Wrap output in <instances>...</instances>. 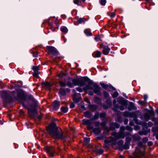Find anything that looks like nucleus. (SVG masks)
I'll use <instances>...</instances> for the list:
<instances>
[{"instance_id": "1", "label": "nucleus", "mask_w": 158, "mask_h": 158, "mask_svg": "<svg viewBox=\"0 0 158 158\" xmlns=\"http://www.w3.org/2000/svg\"><path fill=\"white\" fill-rule=\"evenodd\" d=\"M47 131L50 135L54 139H58L63 140H65L69 136L65 133L58 130L56 124L52 122L46 128Z\"/></svg>"}, {"instance_id": "2", "label": "nucleus", "mask_w": 158, "mask_h": 158, "mask_svg": "<svg viewBox=\"0 0 158 158\" xmlns=\"http://www.w3.org/2000/svg\"><path fill=\"white\" fill-rule=\"evenodd\" d=\"M125 135L123 131L119 133L113 132L112 136L110 137L109 139H106L104 140V144L103 145L104 148H108L110 146L114 145L116 144V140L119 138H123Z\"/></svg>"}, {"instance_id": "3", "label": "nucleus", "mask_w": 158, "mask_h": 158, "mask_svg": "<svg viewBox=\"0 0 158 158\" xmlns=\"http://www.w3.org/2000/svg\"><path fill=\"white\" fill-rule=\"evenodd\" d=\"M93 87L94 88L93 91L94 93L99 95H101V93L100 87L91 81H88V85L84 88V90L85 92H86L89 90H92Z\"/></svg>"}, {"instance_id": "4", "label": "nucleus", "mask_w": 158, "mask_h": 158, "mask_svg": "<svg viewBox=\"0 0 158 158\" xmlns=\"http://www.w3.org/2000/svg\"><path fill=\"white\" fill-rule=\"evenodd\" d=\"M73 83L68 82V85L70 87H72L75 85H79L80 86H83L85 85V81L83 80H79L77 79H73Z\"/></svg>"}, {"instance_id": "5", "label": "nucleus", "mask_w": 158, "mask_h": 158, "mask_svg": "<svg viewBox=\"0 0 158 158\" xmlns=\"http://www.w3.org/2000/svg\"><path fill=\"white\" fill-rule=\"evenodd\" d=\"M143 148H137L134 153L132 158H141L143 155Z\"/></svg>"}, {"instance_id": "6", "label": "nucleus", "mask_w": 158, "mask_h": 158, "mask_svg": "<svg viewBox=\"0 0 158 158\" xmlns=\"http://www.w3.org/2000/svg\"><path fill=\"white\" fill-rule=\"evenodd\" d=\"M28 112L29 116L32 118H38L40 119L41 117L39 116V113L36 109H28Z\"/></svg>"}, {"instance_id": "7", "label": "nucleus", "mask_w": 158, "mask_h": 158, "mask_svg": "<svg viewBox=\"0 0 158 158\" xmlns=\"http://www.w3.org/2000/svg\"><path fill=\"white\" fill-rule=\"evenodd\" d=\"M100 48H102V52L104 55H107L109 53L110 49L108 47L105 45L102 44L100 46Z\"/></svg>"}, {"instance_id": "8", "label": "nucleus", "mask_w": 158, "mask_h": 158, "mask_svg": "<svg viewBox=\"0 0 158 158\" xmlns=\"http://www.w3.org/2000/svg\"><path fill=\"white\" fill-rule=\"evenodd\" d=\"M47 48L48 50V53L49 54L53 55H54L56 54L57 52L55 48L52 46H47Z\"/></svg>"}, {"instance_id": "9", "label": "nucleus", "mask_w": 158, "mask_h": 158, "mask_svg": "<svg viewBox=\"0 0 158 158\" xmlns=\"http://www.w3.org/2000/svg\"><path fill=\"white\" fill-rule=\"evenodd\" d=\"M45 149L47 152L48 153L50 156L53 157V156L54 149L53 147H47Z\"/></svg>"}, {"instance_id": "10", "label": "nucleus", "mask_w": 158, "mask_h": 158, "mask_svg": "<svg viewBox=\"0 0 158 158\" xmlns=\"http://www.w3.org/2000/svg\"><path fill=\"white\" fill-rule=\"evenodd\" d=\"M82 123L84 125H88L87 128L88 129H92L93 128L92 127L90 126L92 123L91 120L83 119L82 120Z\"/></svg>"}, {"instance_id": "11", "label": "nucleus", "mask_w": 158, "mask_h": 158, "mask_svg": "<svg viewBox=\"0 0 158 158\" xmlns=\"http://www.w3.org/2000/svg\"><path fill=\"white\" fill-rule=\"evenodd\" d=\"M154 113L152 110H151L150 113V114H144V119L145 120L147 121L150 119V117L151 116L153 115Z\"/></svg>"}, {"instance_id": "12", "label": "nucleus", "mask_w": 158, "mask_h": 158, "mask_svg": "<svg viewBox=\"0 0 158 158\" xmlns=\"http://www.w3.org/2000/svg\"><path fill=\"white\" fill-rule=\"evenodd\" d=\"M60 105V102L57 101L55 100L52 103V105L53 108H58Z\"/></svg>"}, {"instance_id": "13", "label": "nucleus", "mask_w": 158, "mask_h": 158, "mask_svg": "<svg viewBox=\"0 0 158 158\" xmlns=\"http://www.w3.org/2000/svg\"><path fill=\"white\" fill-rule=\"evenodd\" d=\"M101 54V52L100 51H97L93 53V55L94 57H98L100 56Z\"/></svg>"}, {"instance_id": "14", "label": "nucleus", "mask_w": 158, "mask_h": 158, "mask_svg": "<svg viewBox=\"0 0 158 158\" xmlns=\"http://www.w3.org/2000/svg\"><path fill=\"white\" fill-rule=\"evenodd\" d=\"M118 102L120 103L125 105L126 104V102L122 98H118Z\"/></svg>"}, {"instance_id": "15", "label": "nucleus", "mask_w": 158, "mask_h": 158, "mask_svg": "<svg viewBox=\"0 0 158 158\" xmlns=\"http://www.w3.org/2000/svg\"><path fill=\"white\" fill-rule=\"evenodd\" d=\"M85 0H73V2L78 5H80L82 2H84Z\"/></svg>"}, {"instance_id": "16", "label": "nucleus", "mask_w": 158, "mask_h": 158, "mask_svg": "<svg viewBox=\"0 0 158 158\" xmlns=\"http://www.w3.org/2000/svg\"><path fill=\"white\" fill-rule=\"evenodd\" d=\"M134 114L132 113H130L128 112H126L124 113V117H132L133 116Z\"/></svg>"}, {"instance_id": "17", "label": "nucleus", "mask_w": 158, "mask_h": 158, "mask_svg": "<svg viewBox=\"0 0 158 158\" xmlns=\"http://www.w3.org/2000/svg\"><path fill=\"white\" fill-rule=\"evenodd\" d=\"M84 32L86 35L89 36L92 35V33L90 29H86L84 31Z\"/></svg>"}, {"instance_id": "18", "label": "nucleus", "mask_w": 158, "mask_h": 158, "mask_svg": "<svg viewBox=\"0 0 158 158\" xmlns=\"http://www.w3.org/2000/svg\"><path fill=\"white\" fill-rule=\"evenodd\" d=\"M60 30L61 31L64 33H66L68 32V29L65 27H62L60 28Z\"/></svg>"}, {"instance_id": "19", "label": "nucleus", "mask_w": 158, "mask_h": 158, "mask_svg": "<svg viewBox=\"0 0 158 158\" xmlns=\"http://www.w3.org/2000/svg\"><path fill=\"white\" fill-rule=\"evenodd\" d=\"M24 97L23 96L20 94L18 95V97H17L18 100L21 102H22V100L24 99Z\"/></svg>"}, {"instance_id": "20", "label": "nucleus", "mask_w": 158, "mask_h": 158, "mask_svg": "<svg viewBox=\"0 0 158 158\" xmlns=\"http://www.w3.org/2000/svg\"><path fill=\"white\" fill-rule=\"evenodd\" d=\"M86 21V20L84 18H80L77 20V22L80 24L82 23H84Z\"/></svg>"}, {"instance_id": "21", "label": "nucleus", "mask_w": 158, "mask_h": 158, "mask_svg": "<svg viewBox=\"0 0 158 158\" xmlns=\"http://www.w3.org/2000/svg\"><path fill=\"white\" fill-rule=\"evenodd\" d=\"M94 132L97 134H99L100 132V130L98 128H95L93 130Z\"/></svg>"}, {"instance_id": "22", "label": "nucleus", "mask_w": 158, "mask_h": 158, "mask_svg": "<svg viewBox=\"0 0 158 158\" xmlns=\"http://www.w3.org/2000/svg\"><path fill=\"white\" fill-rule=\"evenodd\" d=\"M90 141V139L89 138H85L84 140V143L85 145H87Z\"/></svg>"}, {"instance_id": "23", "label": "nucleus", "mask_w": 158, "mask_h": 158, "mask_svg": "<svg viewBox=\"0 0 158 158\" xmlns=\"http://www.w3.org/2000/svg\"><path fill=\"white\" fill-rule=\"evenodd\" d=\"M85 116L88 118H89L91 116V114L90 112L87 111L84 113Z\"/></svg>"}, {"instance_id": "24", "label": "nucleus", "mask_w": 158, "mask_h": 158, "mask_svg": "<svg viewBox=\"0 0 158 158\" xmlns=\"http://www.w3.org/2000/svg\"><path fill=\"white\" fill-rule=\"evenodd\" d=\"M99 116V114L98 112H96L93 118H92V120H94L97 119Z\"/></svg>"}, {"instance_id": "25", "label": "nucleus", "mask_w": 158, "mask_h": 158, "mask_svg": "<svg viewBox=\"0 0 158 158\" xmlns=\"http://www.w3.org/2000/svg\"><path fill=\"white\" fill-rule=\"evenodd\" d=\"M96 151L100 155L102 154L103 152V150L101 148H97Z\"/></svg>"}, {"instance_id": "26", "label": "nucleus", "mask_w": 158, "mask_h": 158, "mask_svg": "<svg viewBox=\"0 0 158 158\" xmlns=\"http://www.w3.org/2000/svg\"><path fill=\"white\" fill-rule=\"evenodd\" d=\"M101 85L102 87L105 89H107L109 87V85L107 84H105L104 83H101Z\"/></svg>"}, {"instance_id": "27", "label": "nucleus", "mask_w": 158, "mask_h": 158, "mask_svg": "<svg viewBox=\"0 0 158 158\" xmlns=\"http://www.w3.org/2000/svg\"><path fill=\"white\" fill-rule=\"evenodd\" d=\"M133 139L135 140H139L140 139L139 137L137 134H135L134 135L133 137Z\"/></svg>"}, {"instance_id": "28", "label": "nucleus", "mask_w": 158, "mask_h": 158, "mask_svg": "<svg viewBox=\"0 0 158 158\" xmlns=\"http://www.w3.org/2000/svg\"><path fill=\"white\" fill-rule=\"evenodd\" d=\"M60 94L62 95H64L65 94V91L64 89H61L59 91Z\"/></svg>"}, {"instance_id": "29", "label": "nucleus", "mask_w": 158, "mask_h": 158, "mask_svg": "<svg viewBox=\"0 0 158 158\" xmlns=\"http://www.w3.org/2000/svg\"><path fill=\"white\" fill-rule=\"evenodd\" d=\"M100 99L98 98V97H95L94 99V101L97 103H99L100 102Z\"/></svg>"}, {"instance_id": "30", "label": "nucleus", "mask_w": 158, "mask_h": 158, "mask_svg": "<svg viewBox=\"0 0 158 158\" xmlns=\"http://www.w3.org/2000/svg\"><path fill=\"white\" fill-rule=\"evenodd\" d=\"M118 95V92H114L112 95V96L113 98H115L117 97Z\"/></svg>"}, {"instance_id": "31", "label": "nucleus", "mask_w": 158, "mask_h": 158, "mask_svg": "<svg viewBox=\"0 0 158 158\" xmlns=\"http://www.w3.org/2000/svg\"><path fill=\"white\" fill-rule=\"evenodd\" d=\"M106 0H101L100 1V4L104 6L106 3Z\"/></svg>"}, {"instance_id": "32", "label": "nucleus", "mask_w": 158, "mask_h": 158, "mask_svg": "<svg viewBox=\"0 0 158 158\" xmlns=\"http://www.w3.org/2000/svg\"><path fill=\"white\" fill-rule=\"evenodd\" d=\"M138 103L141 105H144V104L145 103L146 101H139L138 102Z\"/></svg>"}, {"instance_id": "33", "label": "nucleus", "mask_w": 158, "mask_h": 158, "mask_svg": "<svg viewBox=\"0 0 158 158\" xmlns=\"http://www.w3.org/2000/svg\"><path fill=\"white\" fill-rule=\"evenodd\" d=\"M33 69L35 72H37L39 69V67L38 66H34L33 67Z\"/></svg>"}, {"instance_id": "34", "label": "nucleus", "mask_w": 158, "mask_h": 158, "mask_svg": "<svg viewBox=\"0 0 158 158\" xmlns=\"http://www.w3.org/2000/svg\"><path fill=\"white\" fill-rule=\"evenodd\" d=\"M33 75L34 77L36 78H37L38 77V73L37 72H35Z\"/></svg>"}, {"instance_id": "35", "label": "nucleus", "mask_w": 158, "mask_h": 158, "mask_svg": "<svg viewBox=\"0 0 158 158\" xmlns=\"http://www.w3.org/2000/svg\"><path fill=\"white\" fill-rule=\"evenodd\" d=\"M76 89L77 91H79L80 92H81L83 91L84 90V88H83V89H82L80 87H77L76 88Z\"/></svg>"}, {"instance_id": "36", "label": "nucleus", "mask_w": 158, "mask_h": 158, "mask_svg": "<svg viewBox=\"0 0 158 158\" xmlns=\"http://www.w3.org/2000/svg\"><path fill=\"white\" fill-rule=\"evenodd\" d=\"M103 94H104V96L105 98L108 97L109 95L108 93L106 92H104Z\"/></svg>"}, {"instance_id": "37", "label": "nucleus", "mask_w": 158, "mask_h": 158, "mask_svg": "<svg viewBox=\"0 0 158 158\" xmlns=\"http://www.w3.org/2000/svg\"><path fill=\"white\" fill-rule=\"evenodd\" d=\"M60 85L61 86H64L65 85V84L62 81H60L59 82Z\"/></svg>"}, {"instance_id": "38", "label": "nucleus", "mask_w": 158, "mask_h": 158, "mask_svg": "<svg viewBox=\"0 0 158 158\" xmlns=\"http://www.w3.org/2000/svg\"><path fill=\"white\" fill-rule=\"evenodd\" d=\"M95 40L96 41H98L100 40V37L99 36H97L95 37L94 38Z\"/></svg>"}, {"instance_id": "39", "label": "nucleus", "mask_w": 158, "mask_h": 158, "mask_svg": "<svg viewBox=\"0 0 158 158\" xmlns=\"http://www.w3.org/2000/svg\"><path fill=\"white\" fill-rule=\"evenodd\" d=\"M106 114L105 113H102L100 114V117L101 118H103L105 117Z\"/></svg>"}, {"instance_id": "40", "label": "nucleus", "mask_w": 158, "mask_h": 158, "mask_svg": "<svg viewBox=\"0 0 158 158\" xmlns=\"http://www.w3.org/2000/svg\"><path fill=\"white\" fill-rule=\"evenodd\" d=\"M126 129L127 130L130 131H131L132 130V128L131 127H130L128 126H127L126 127Z\"/></svg>"}, {"instance_id": "41", "label": "nucleus", "mask_w": 158, "mask_h": 158, "mask_svg": "<svg viewBox=\"0 0 158 158\" xmlns=\"http://www.w3.org/2000/svg\"><path fill=\"white\" fill-rule=\"evenodd\" d=\"M129 104H130V105L132 109H135L134 108V104L132 102H130Z\"/></svg>"}, {"instance_id": "42", "label": "nucleus", "mask_w": 158, "mask_h": 158, "mask_svg": "<svg viewBox=\"0 0 158 158\" xmlns=\"http://www.w3.org/2000/svg\"><path fill=\"white\" fill-rule=\"evenodd\" d=\"M75 105L74 103H72L70 104V108H73L74 107Z\"/></svg>"}, {"instance_id": "43", "label": "nucleus", "mask_w": 158, "mask_h": 158, "mask_svg": "<svg viewBox=\"0 0 158 158\" xmlns=\"http://www.w3.org/2000/svg\"><path fill=\"white\" fill-rule=\"evenodd\" d=\"M110 17L112 18H113L115 16V14L114 12H112L111 13V15H110Z\"/></svg>"}, {"instance_id": "44", "label": "nucleus", "mask_w": 158, "mask_h": 158, "mask_svg": "<svg viewBox=\"0 0 158 158\" xmlns=\"http://www.w3.org/2000/svg\"><path fill=\"white\" fill-rule=\"evenodd\" d=\"M148 140V139L147 138H144L143 139V141L144 142H147Z\"/></svg>"}, {"instance_id": "45", "label": "nucleus", "mask_w": 158, "mask_h": 158, "mask_svg": "<svg viewBox=\"0 0 158 158\" xmlns=\"http://www.w3.org/2000/svg\"><path fill=\"white\" fill-rule=\"evenodd\" d=\"M143 98H144V101H146V100H147V99L148 98V96H147V95H144Z\"/></svg>"}, {"instance_id": "46", "label": "nucleus", "mask_w": 158, "mask_h": 158, "mask_svg": "<svg viewBox=\"0 0 158 158\" xmlns=\"http://www.w3.org/2000/svg\"><path fill=\"white\" fill-rule=\"evenodd\" d=\"M123 141L122 140H120L118 142V144L120 145H122L123 144Z\"/></svg>"}, {"instance_id": "47", "label": "nucleus", "mask_w": 158, "mask_h": 158, "mask_svg": "<svg viewBox=\"0 0 158 158\" xmlns=\"http://www.w3.org/2000/svg\"><path fill=\"white\" fill-rule=\"evenodd\" d=\"M68 109H61L62 112L64 113H65L68 111Z\"/></svg>"}, {"instance_id": "48", "label": "nucleus", "mask_w": 158, "mask_h": 158, "mask_svg": "<svg viewBox=\"0 0 158 158\" xmlns=\"http://www.w3.org/2000/svg\"><path fill=\"white\" fill-rule=\"evenodd\" d=\"M45 85L48 86V87H50V83L49 82H46L45 83Z\"/></svg>"}, {"instance_id": "49", "label": "nucleus", "mask_w": 158, "mask_h": 158, "mask_svg": "<svg viewBox=\"0 0 158 158\" xmlns=\"http://www.w3.org/2000/svg\"><path fill=\"white\" fill-rule=\"evenodd\" d=\"M84 100L85 102H88V103H89V100H88V98H85V99H84Z\"/></svg>"}, {"instance_id": "50", "label": "nucleus", "mask_w": 158, "mask_h": 158, "mask_svg": "<svg viewBox=\"0 0 158 158\" xmlns=\"http://www.w3.org/2000/svg\"><path fill=\"white\" fill-rule=\"evenodd\" d=\"M73 101L75 102H77L79 101V100L78 99H76L75 98H74L73 99Z\"/></svg>"}, {"instance_id": "51", "label": "nucleus", "mask_w": 158, "mask_h": 158, "mask_svg": "<svg viewBox=\"0 0 158 158\" xmlns=\"http://www.w3.org/2000/svg\"><path fill=\"white\" fill-rule=\"evenodd\" d=\"M139 129V127L138 126H135V129L137 130Z\"/></svg>"}, {"instance_id": "52", "label": "nucleus", "mask_w": 158, "mask_h": 158, "mask_svg": "<svg viewBox=\"0 0 158 158\" xmlns=\"http://www.w3.org/2000/svg\"><path fill=\"white\" fill-rule=\"evenodd\" d=\"M88 94L89 95H93V92L92 91H89L88 92Z\"/></svg>"}, {"instance_id": "53", "label": "nucleus", "mask_w": 158, "mask_h": 158, "mask_svg": "<svg viewBox=\"0 0 158 158\" xmlns=\"http://www.w3.org/2000/svg\"><path fill=\"white\" fill-rule=\"evenodd\" d=\"M128 122V120L126 119L124 121V123L125 124H127V123Z\"/></svg>"}, {"instance_id": "54", "label": "nucleus", "mask_w": 158, "mask_h": 158, "mask_svg": "<svg viewBox=\"0 0 158 158\" xmlns=\"http://www.w3.org/2000/svg\"><path fill=\"white\" fill-rule=\"evenodd\" d=\"M19 113L20 114H23V110L22 109H21L19 111Z\"/></svg>"}, {"instance_id": "55", "label": "nucleus", "mask_w": 158, "mask_h": 158, "mask_svg": "<svg viewBox=\"0 0 158 158\" xmlns=\"http://www.w3.org/2000/svg\"><path fill=\"white\" fill-rule=\"evenodd\" d=\"M148 123L149 127H151L152 125V123L150 122H149Z\"/></svg>"}, {"instance_id": "56", "label": "nucleus", "mask_w": 158, "mask_h": 158, "mask_svg": "<svg viewBox=\"0 0 158 158\" xmlns=\"http://www.w3.org/2000/svg\"><path fill=\"white\" fill-rule=\"evenodd\" d=\"M142 143L141 142L139 143L138 144V146L140 147H141L142 146Z\"/></svg>"}, {"instance_id": "57", "label": "nucleus", "mask_w": 158, "mask_h": 158, "mask_svg": "<svg viewBox=\"0 0 158 158\" xmlns=\"http://www.w3.org/2000/svg\"><path fill=\"white\" fill-rule=\"evenodd\" d=\"M33 56L35 57L37 56V54L36 53H34L33 54Z\"/></svg>"}, {"instance_id": "58", "label": "nucleus", "mask_w": 158, "mask_h": 158, "mask_svg": "<svg viewBox=\"0 0 158 158\" xmlns=\"http://www.w3.org/2000/svg\"><path fill=\"white\" fill-rule=\"evenodd\" d=\"M99 123H98V122H97L95 123V126H97L98 125H99Z\"/></svg>"}, {"instance_id": "59", "label": "nucleus", "mask_w": 158, "mask_h": 158, "mask_svg": "<svg viewBox=\"0 0 158 158\" xmlns=\"http://www.w3.org/2000/svg\"><path fill=\"white\" fill-rule=\"evenodd\" d=\"M148 144L149 145L151 146L152 144V143L151 142H149L148 143Z\"/></svg>"}, {"instance_id": "60", "label": "nucleus", "mask_w": 158, "mask_h": 158, "mask_svg": "<svg viewBox=\"0 0 158 158\" xmlns=\"http://www.w3.org/2000/svg\"><path fill=\"white\" fill-rule=\"evenodd\" d=\"M119 158H124V157L123 156L120 155L119 156Z\"/></svg>"}, {"instance_id": "61", "label": "nucleus", "mask_w": 158, "mask_h": 158, "mask_svg": "<svg viewBox=\"0 0 158 158\" xmlns=\"http://www.w3.org/2000/svg\"><path fill=\"white\" fill-rule=\"evenodd\" d=\"M93 107L94 109H95L96 108V107L94 105L93 106Z\"/></svg>"}, {"instance_id": "62", "label": "nucleus", "mask_w": 158, "mask_h": 158, "mask_svg": "<svg viewBox=\"0 0 158 158\" xmlns=\"http://www.w3.org/2000/svg\"><path fill=\"white\" fill-rule=\"evenodd\" d=\"M113 103H116V101L115 100H114L113 101Z\"/></svg>"}, {"instance_id": "63", "label": "nucleus", "mask_w": 158, "mask_h": 158, "mask_svg": "<svg viewBox=\"0 0 158 158\" xmlns=\"http://www.w3.org/2000/svg\"><path fill=\"white\" fill-rule=\"evenodd\" d=\"M156 138L158 139V135H157L156 136Z\"/></svg>"}, {"instance_id": "64", "label": "nucleus", "mask_w": 158, "mask_h": 158, "mask_svg": "<svg viewBox=\"0 0 158 158\" xmlns=\"http://www.w3.org/2000/svg\"><path fill=\"white\" fill-rule=\"evenodd\" d=\"M139 134L140 135H142V134L141 133V132H139Z\"/></svg>"}]
</instances>
